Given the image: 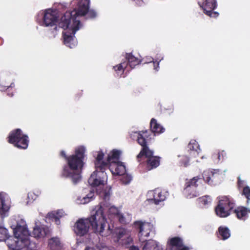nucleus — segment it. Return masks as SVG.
<instances>
[{
  "instance_id": "f257e3e1",
  "label": "nucleus",
  "mask_w": 250,
  "mask_h": 250,
  "mask_svg": "<svg viewBox=\"0 0 250 250\" xmlns=\"http://www.w3.org/2000/svg\"><path fill=\"white\" fill-rule=\"evenodd\" d=\"M103 205H104L101 203L95 206L90 217L80 218L76 221L73 230L77 235L84 236L90 228L93 232L102 236H107L112 233V229L107 222Z\"/></svg>"
},
{
  "instance_id": "f03ea898",
  "label": "nucleus",
  "mask_w": 250,
  "mask_h": 250,
  "mask_svg": "<svg viewBox=\"0 0 250 250\" xmlns=\"http://www.w3.org/2000/svg\"><path fill=\"white\" fill-rule=\"evenodd\" d=\"M86 8H80L79 12L67 11L61 17L59 22V27L64 30L67 29L62 32L64 43L70 48L75 45V34L81 26V22L77 19L78 15H84L86 12Z\"/></svg>"
},
{
  "instance_id": "7ed1b4c3",
  "label": "nucleus",
  "mask_w": 250,
  "mask_h": 250,
  "mask_svg": "<svg viewBox=\"0 0 250 250\" xmlns=\"http://www.w3.org/2000/svg\"><path fill=\"white\" fill-rule=\"evenodd\" d=\"M85 148L83 146L77 147L74 153L69 156L67 166H63L61 174L62 178H70L74 184L81 179L82 170L84 166Z\"/></svg>"
},
{
  "instance_id": "20e7f679",
  "label": "nucleus",
  "mask_w": 250,
  "mask_h": 250,
  "mask_svg": "<svg viewBox=\"0 0 250 250\" xmlns=\"http://www.w3.org/2000/svg\"><path fill=\"white\" fill-rule=\"evenodd\" d=\"M147 132V131H139L136 132L138 134L137 142L142 146L140 152L137 156V160L141 162L143 157L145 156L146 158V168L147 170H151L160 165L161 158L158 156H154L153 151L149 148L146 139L145 138V137L147 138L149 137V135L146 134Z\"/></svg>"
},
{
  "instance_id": "39448f33",
  "label": "nucleus",
  "mask_w": 250,
  "mask_h": 250,
  "mask_svg": "<svg viewBox=\"0 0 250 250\" xmlns=\"http://www.w3.org/2000/svg\"><path fill=\"white\" fill-rule=\"evenodd\" d=\"M104 154L99 151L94 161L95 170L88 180V183L93 187L104 184V178L106 176L105 170L107 168V163L103 161Z\"/></svg>"
},
{
  "instance_id": "423d86ee",
  "label": "nucleus",
  "mask_w": 250,
  "mask_h": 250,
  "mask_svg": "<svg viewBox=\"0 0 250 250\" xmlns=\"http://www.w3.org/2000/svg\"><path fill=\"white\" fill-rule=\"evenodd\" d=\"M217 206L214 211L216 215L220 218H226L232 213L234 208L235 203L231 198L228 196L219 197Z\"/></svg>"
},
{
  "instance_id": "0eeeda50",
  "label": "nucleus",
  "mask_w": 250,
  "mask_h": 250,
  "mask_svg": "<svg viewBox=\"0 0 250 250\" xmlns=\"http://www.w3.org/2000/svg\"><path fill=\"white\" fill-rule=\"evenodd\" d=\"M7 141L20 149H27L29 143L28 135L23 134L20 128L12 130L7 137Z\"/></svg>"
},
{
  "instance_id": "6e6552de",
  "label": "nucleus",
  "mask_w": 250,
  "mask_h": 250,
  "mask_svg": "<svg viewBox=\"0 0 250 250\" xmlns=\"http://www.w3.org/2000/svg\"><path fill=\"white\" fill-rule=\"evenodd\" d=\"M199 179L198 176H196L186 182L183 193L187 198L190 199L198 196V192L196 188L198 187L197 183Z\"/></svg>"
},
{
  "instance_id": "1a4fd4ad",
  "label": "nucleus",
  "mask_w": 250,
  "mask_h": 250,
  "mask_svg": "<svg viewBox=\"0 0 250 250\" xmlns=\"http://www.w3.org/2000/svg\"><path fill=\"white\" fill-rule=\"evenodd\" d=\"M59 13L57 10L48 9L45 10L43 18V24L44 26H54V29L57 30V23L58 22Z\"/></svg>"
},
{
  "instance_id": "9d476101",
  "label": "nucleus",
  "mask_w": 250,
  "mask_h": 250,
  "mask_svg": "<svg viewBox=\"0 0 250 250\" xmlns=\"http://www.w3.org/2000/svg\"><path fill=\"white\" fill-rule=\"evenodd\" d=\"M168 194L167 191L157 188L148 192L149 198L147 199V201L150 204L159 205L160 203L166 200Z\"/></svg>"
},
{
  "instance_id": "9b49d317",
  "label": "nucleus",
  "mask_w": 250,
  "mask_h": 250,
  "mask_svg": "<svg viewBox=\"0 0 250 250\" xmlns=\"http://www.w3.org/2000/svg\"><path fill=\"white\" fill-rule=\"evenodd\" d=\"M134 226L139 229V240L142 242H146V240L143 238V236L148 237L152 229V225L150 223L143 222L141 221H137L134 223Z\"/></svg>"
},
{
  "instance_id": "f8f14e48",
  "label": "nucleus",
  "mask_w": 250,
  "mask_h": 250,
  "mask_svg": "<svg viewBox=\"0 0 250 250\" xmlns=\"http://www.w3.org/2000/svg\"><path fill=\"white\" fill-rule=\"evenodd\" d=\"M21 229V227L17 228L14 230V235L16 236L17 245L18 247H20L19 250H22L25 248L30 249L31 244L28 236H24L22 237L21 233H18V232L20 231Z\"/></svg>"
},
{
  "instance_id": "ddd939ff",
  "label": "nucleus",
  "mask_w": 250,
  "mask_h": 250,
  "mask_svg": "<svg viewBox=\"0 0 250 250\" xmlns=\"http://www.w3.org/2000/svg\"><path fill=\"white\" fill-rule=\"evenodd\" d=\"M203 1L202 7L204 13L210 17H217L219 15V13L213 11L217 7L216 0H203Z\"/></svg>"
},
{
  "instance_id": "4468645a",
  "label": "nucleus",
  "mask_w": 250,
  "mask_h": 250,
  "mask_svg": "<svg viewBox=\"0 0 250 250\" xmlns=\"http://www.w3.org/2000/svg\"><path fill=\"white\" fill-rule=\"evenodd\" d=\"M89 4H90V0H79L78 2V8L77 9H74L72 11H75L76 12H79V10L80 8H86V12L85 14L84 15H85L86 14H87V18L89 19H93L95 18L97 16V13L94 10H89ZM78 15L77 16V18L79 16ZM81 16H83V15Z\"/></svg>"
},
{
  "instance_id": "2eb2a0df",
  "label": "nucleus",
  "mask_w": 250,
  "mask_h": 250,
  "mask_svg": "<svg viewBox=\"0 0 250 250\" xmlns=\"http://www.w3.org/2000/svg\"><path fill=\"white\" fill-rule=\"evenodd\" d=\"M150 127L151 129L150 131L147 130H145L148 131L146 134L147 135H149L148 138L145 137V138L147 140V144H148V141L151 139L150 136L152 133L154 134H160L164 132L165 131V128L160 124H158L157 120L154 118L151 119L150 121ZM154 135H155V134H154Z\"/></svg>"
},
{
  "instance_id": "dca6fc26",
  "label": "nucleus",
  "mask_w": 250,
  "mask_h": 250,
  "mask_svg": "<svg viewBox=\"0 0 250 250\" xmlns=\"http://www.w3.org/2000/svg\"><path fill=\"white\" fill-rule=\"evenodd\" d=\"M108 167L112 174L115 176H121L126 172L125 167L121 162L110 164Z\"/></svg>"
},
{
  "instance_id": "f3484780",
  "label": "nucleus",
  "mask_w": 250,
  "mask_h": 250,
  "mask_svg": "<svg viewBox=\"0 0 250 250\" xmlns=\"http://www.w3.org/2000/svg\"><path fill=\"white\" fill-rule=\"evenodd\" d=\"M232 213H234L238 219L244 221L248 218V214L250 213V209L245 207L239 206L233 209Z\"/></svg>"
},
{
  "instance_id": "a211bd4d",
  "label": "nucleus",
  "mask_w": 250,
  "mask_h": 250,
  "mask_svg": "<svg viewBox=\"0 0 250 250\" xmlns=\"http://www.w3.org/2000/svg\"><path fill=\"white\" fill-rule=\"evenodd\" d=\"M125 58L127 61L126 63L131 69L135 67V66L140 64L144 61V59H139L132 55L131 53L125 54Z\"/></svg>"
},
{
  "instance_id": "6ab92c4d",
  "label": "nucleus",
  "mask_w": 250,
  "mask_h": 250,
  "mask_svg": "<svg viewBox=\"0 0 250 250\" xmlns=\"http://www.w3.org/2000/svg\"><path fill=\"white\" fill-rule=\"evenodd\" d=\"M121 154V151L117 149L112 150L108 155L106 159L107 162H105L107 163V167L109 164H113V163H116L119 162L120 157Z\"/></svg>"
},
{
  "instance_id": "aec40b11",
  "label": "nucleus",
  "mask_w": 250,
  "mask_h": 250,
  "mask_svg": "<svg viewBox=\"0 0 250 250\" xmlns=\"http://www.w3.org/2000/svg\"><path fill=\"white\" fill-rule=\"evenodd\" d=\"M203 178L205 182L210 185H213L216 179L215 173L210 170H205L203 174Z\"/></svg>"
},
{
  "instance_id": "412c9836",
  "label": "nucleus",
  "mask_w": 250,
  "mask_h": 250,
  "mask_svg": "<svg viewBox=\"0 0 250 250\" xmlns=\"http://www.w3.org/2000/svg\"><path fill=\"white\" fill-rule=\"evenodd\" d=\"M216 234L218 238L223 240H226L230 236V230L225 226H220Z\"/></svg>"
},
{
  "instance_id": "4be33fe9",
  "label": "nucleus",
  "mask_w": 250,
  "mask_h": 250,
  "mask_svg": "<svg viewBox=\"0 0 250 250\" xmlns=\"http://www.w3.org/2000/svg\"><path fill=\"white\" fill-rule=\"evenodd\" d=\"M146 242L143 248V250H162L158 243L153 240L146 241Z\"/></svg>"
},
{
  "instance_id": "5701e85b",
  "label": "nucleus",
  "mask_w": 250,
  "mask_h": 250,
  "mask_svg": "<svg viewBox=\"0 0 250 250\" xmlns=\"http://www.w3.org/2000/svg\"><path fill=\"white\" fill-rule=\"evenodd\" d=\"M48 247L52 250H58L61 248V243L59 237H52L48 240Z\"/></svg>"
},
{
  "instance_id": "b1692460",
  "label": "nucleus",
  "mask_w": 250,
  "mask_h": 250,
  "mask_svg": "<svg viewBox=\"0 0 250 250\" xmlns=\"http://www.w3.org/2000/svg\"><path fill=\"white\" fill-rule=\"evenodd\" d=\"M168 244L172 248H175L176 250L183 246V240L179 237H174L171 238Z\"/></svg>"
},
{
  "instance_id": "393cba45",
  "label": "nucleus",
  "mask_w": 250,
  "mask_h": 250,
  "mask_svg": "<svg viewBox=\"0 0 250 250\" xmlns=\"http://www.w3.org/2000/svg\"><path fill=\"white\" fill-rule=\"evenodd\" d=\"M32 233L36 238L44 237L47 234L46 229L39 226H36L34 228Z\"/></svg>"
},
{
  "instance_id": "a878e982",
  "label": "nucleus",
  "mask_w": 250,
  "mask_h": 250,
  "mask_svg": "<svg viewBox=\"0 0 250 250\" xmlns=\"http://www.w3.org/2000/svg\"><path fill=\"white\" fill-rule=\"evenodd\" d=\"M4 198L1 193H0V216L3 217L5 213L8 211L9 206L5 204Z\"/></svg>"
},
{
  "instance_id": "bb28decb",
  "label": "nucleus",
  "mask_w": 250,
  "mask_h": 250,
  "mask_svg": "<svg viewBox=\"0 0 250 250\" xmlns=\"http://www.w3.org/2000/svg\"><path fill=\"white\" fill-rule=\"evenodd\" d=\"M188 147L189 150L195 151L198 153L201 150L199 145L195 140H191L188 144Z\"/></svg>"
},
{
  "instance_id": "cd10ccee",
  "label": "nucleus",
  "mask_w": 250,
  "mask_h": 250,
  "mask_svg": "<svg viewBox=\"0 0 250 250\" xmlns=\"http://www.w3.org/2000/svg\"><path fill=\"white\" fill-rule=\"evenodd\" d=\"M16 244V237L9 238L8 237L7 240V245L11 250H19V247H18Z\"/></svg>"
},
{
  "instance_id": "c85d7f7f",
  "label": "nucleus",
  "mask_w": 250,
  "mask_h": 250,
  "mask_svg": "<svg viewBox=\"0 0 250 250\" xmlns=\"http://www.w3.org/2000/svg\"><path fill=\"white\" fill-rule=\"evenodd\" d=\"M241 194L247 199V204L249 205L250 204V187L248 186L243 187Z\"/></svg>"
},
{
  "instance_id": "c756f323",
  "label": "nucleus",
  "mask_w": 250,
  "mask_h": 250,
  "mask_svg": "<svg viewBox=\"0 0 250 250\" xmlns=\"http://www.w3.org/2000/svg\"><path fill=\"white\" fill-rule=\"evenodd\" d=\"M62 211L58 210L55 213H50L48 214V217L50 219H54L55 222L59 221L60 217L62 216Z\"/></svg>"
},
{
  "instance_id": "7c9ffc66",
  "label": "nucleus",
  "mask_w": 250,
  "mask_h": 250,
  "mask_svg": "<svg viewBox=\"0 0 250 250\" xmlns=\"http://www.w3.org/2000/svg\"><path fill=\"white\" fill-rule=\"evenodd\" d=\"M127 67V64L125 62H122L118 65L114 66L113 68L114 70L117 72L123 73Z\"/></svg>"
},
{
  "instance_id": "2f4dec72",
  "label": "nucleus",
  "mask_w": 250,
  "mask_h": 250,
  "mask_svg": "<svg viewBox=\"0 0 250 250\" xmlns=\"http://www.w3.org/2000/svg\"><path fill=\"white\" fill-rule=\"evenodd\" d=\"M8 237L7 229L3 227H0V241H5Z\"/></svg>"
},
{
  "instance_id": "473e14b6",
  "label": "nucleus",
  "mask_w": 250,
  "mask_h": 250,
  "mask_svg": "<svg viewBox=\"0 0 250 250\" xmlns=\"http://www.w3.org/2000/svg\"><path fill=\"white\" fill-rule=\"evenodd\" d=\"M198 202L201 205L206 206L211 202V199L208 196H204L198 199Z\"/></svg>"
},
{
  "instance_id": "72a5a7b5",
  "label": "nucleus",
  "mask_w": 250,
  "mask_h": 250,
  "mask_svg": "<svg viewBox=\"0 0 250 250\" xmlns=\"http://www.w3.org/2000/svg\"><path fill=\"white\" fill-rule=\"evenodd\" d=\"M132 180V177L128 174H124L121 178V181L124 184H128Z\"/></svg>"
},
{
  "instance_id": "f704fd0d",
  "label": "nucleus",
  "mask_w": 250,
  "mask_h": 250,
  "mask_svg": "<svg viewBox=\"0 0 250 250\" xmlns=\"http://www.w3.org/2000/svg\"><path fill=\"white\" fill-rule=\"evenodd\" d=\"M133 240L130 236H127L126 238L122 240V243L123 245L127 246L132 243Z\"/></svg>"
},
{
  "instance_id": "c9c22d12",
  "label": "nucleus",
  "mask_w": 250,
  "mask_h": 250,
  "mask_svg": "<svg viewBox=\"0 0 250 250\" xmlns=\"http://www.w3.org/2000/svg\"><path fill=\"white\" fill-rule=\"evenodd\" d=\"M153 58H149V62H153V66H154V69H155L156 70H157V68H159V62H154L153 61Z\"/></svg>"
},
{
  "instance_id": "e433bc0d",
  "label": "nucleus",
  "mask_w": 250,
  "mask_h": 250,
  "mask_svg": "<svg viewBox=\"0 0 250 250\" xmlns=\"http://www.w3.org/2000/svg\"><path fill=\"white\" fill-rule=\"evenodd\" d=\"M119 221L122 224H125L126 223L125 218L123 216V214H118Z\"/></svg>"
},
{
  "instance_id": "4c0bfd02",
  "label": "nucleus",
  "mask_w": 250,
  "mask_h": 250,
  "mask_svg": "<svg viewBox=\"0 0 250 250\" xmlns=\"http://www.w3.org/2000/svg\"><path fill=\"white\" fill-rule=\"evenodd\" d=\"M244 185V181L241 180L240 178H238V181H237V186L238 188L240 189V188H243Z\"/></svg>"
},
{
  "instance_id": "58836bf2",
  "label": "nucleus",
  "mask_w": 250,
  "mask_h": 250,
  "mask_svg": "<svg viewBox=\"0 0 250 250\" xmlns=\"http://www.w3.org/2000/svg\"><path fill=\"white\" fill-rule=\"evenodd\" d=\"M60 156L63 158L65 161L67 162L68 158H69V156H67L66 153H65V152L64 151V150H62L61 152H60Z\"/></svg>"
},
{
  "instance_id": "ea45409f",
  "label": "nucleus",
  "mask_w": 250,
  "mask_h": 250,
  "mask_svg": "<svg viewBox=\"0 0 250 250\" xmlns=\"http://www.w3.org/2000/svg\"><path fill=\"white\" fill-rule=\"evenodd\" d=\"M224 153V151H222L221 152H219L218 153V159L220 161L221 160L223 159V155Z\"/></svg>"
},
{
  "instance_id": "a19ab883",
  "label": "nucleus",
  "mask_w": 250,
  "mask_h": 250,
  "mask_svg": "<svg viewBox=\"0 0 250 250\" xmlns=\"http://www.w3.org/2000/svg\"><path fill=\"white\" fill-rule=\"evenodd\" d=\"M124 234V232L123 231H119L118 232V238L119 239H121L123 237V235Z\"/></svg>"
},
{
  "instance_id": "79ce46f5",
  "label": "nucleus",
  "mask_w": 250,
  "mask_h": 250,
  "mask_svg": "<svg viewBox=\"0 0 250 250\" xmlns=\"http://www.w3.org/2000/svg\"><path fill=\"white\" fill-rule=\"evenodd\" d=\"M83 199L84 200V203H88L90 201V198L89 197H84Z\"/></svg>"
},
{
  "instance_id": "37998d69",
  "label": "nucleus",
  "mask_w": 250,
  "mask_h": 250,
  "mask_svg": "<svg viewBox=\"0 0 250 250\" xmlns=\"http://www.w3.org/2000/svg\"><path fill=\"white\" fill-rule=\"evenodd\" d=\"M130 250H140L137 247L132 246L130 247Z\"/></svg>"
},
{
  "instance_id": "c03bdc74",
  "label": "nucleus",
  "mask_w": 250,
  "mask_h": 250,
  "mask_svg": "<svg viewBox=\"0 0 250 250\" xmlns=\"http://www.w3.org/2000/svg\"><path fill=\"white\" fill-rule=\"evenodd\" d=\"M109 198V195L107 193H105L104 199H108V200Z\"/></svg>"
},
{
  "instance_id": "a18cd8bd",
  "label": "nucleus",
  "mask_w": 250,
  "mask_h": 250,
  "mask_svg": "<svg viewBox=\"0 0 250 250\" xmlns=\"http://www.w3.org/2000/svg\"><path fill=\"white\" fill-rule=\"evenodd\" d=\"M188 163H189V160L188 159L187 162H186L185 164H184V166L185 167H187L188 165Z\"/></svg>"
},
{
  "instance_id": "49530a36",
  "label": "nucleus",
  "mask_w": 250,
  "mask_h": 250,
  "mask_svg": "<svg viewBox=\"0 0 250 250\" xmlns=\"http://www.w3.org/2000/svg\"><path fill=\"white\" fill-rule=\"evenodd\" d=\"M84 250H94L93 249L89 248V247H86Z\"/></svg>"
},
{
  "instance_id": "de8ad7c7",
  "label": "nucleus",
  "mask_w": 250,
  "mask_h": 250,
  "mask_svg": "<svg viewBox=\"0 0 250 250\" xmlns=\"http://www.w3.org/2000/svg\"><path fill=\"white\" fill-rule=\"evenodd\" d=\"M149 62H149V58H148V59H147V61H145V62H144V63H149Z\"/></svg>"
},
{
  "instance_id": "09e8293b",
  "label": "nucleus",
  "mask_w": 250,
  "mask_h": 250,
  "mask_svg": "<svg viewBox=\"0 0 250 250\" xmlns=\"http://www.w3.org/2000/svg\"><path fill=\"white\" fill-rule=\"evenodd\" d=\"M23 229V233L24 232H26V230L25 229Z\"/></svg>"
}]
</instances>
